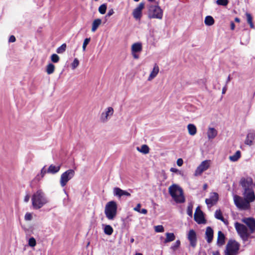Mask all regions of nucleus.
<instances>
[{"label": "nucleus", "instance_id": "obj_1", "mask_svg": "<svg viewBox=\"0 0 255 255\" xmlns=\"http://www.w3.org/2000/svg\"><path fill=\"white\" fill-rule=\"evenodd\" d=\"M247 227L241 223L236 222L235 228L242 239L246 242L248 240L250 235L255 232V220L253 218H245L242 219Z\"/></svg>", "mask_w": 255, "mask_h": 255}, {"label": "nucleus", "instance_id": "obj_2", "mask_svg": "<svg viewBox=\"0 0 255 255\" xmlns=\"http://www.w3.org/2000/svg\"><path fill=\"white\" fill-rule=\"evenodd\" d=\"M32 204L34 209H39L48 203L45 193L41 190H38L32 195Z\"/></svg>", "mask_w": 255, "mask_h": 255}, {"label": "nucleus", "instance_id": "obj_3", "mask_svg": "<svg viewBox=\"0 0 255 255\" xmlns=\"http://www.w3.org/2000/svg\"><path fill=\"white\" fill-rule=\"evenodd\" d=\"M169 192L177 203H183L185 198L182 189L178 185L173 184L169 187Z\"/></svg>", "mask_w": 255, "mask_h": 255}, {"label": "nucleus", "instance_id": "obj_4", "mask_svg": "<svg viewBox=\"0 0 255 255\" xmlns=\"http://www.w3.org/2000/svg\"><path fill=\"white\" fill-rule=\"evenodd\" d=\"M163 11L161 8L157 4H150L148 5V18L161 19L163 17Z\"/></svg>", "mask_w": 255, "mask_h": 255}, {"label": "nucleus", "instance_id": "obj_5", "mask_svg": "<svg viewBox=\"0 0 255 255\" xmlns=\"http://www.w3.org/2000/svg\"><path fill=\"white\" fill-rule=\"evenodd\" d=\"M117 204L114 201L107 203L105 208V214L106 217L110 220H113L117 213Z\"/></svg>", "mask_w": 255, "mask_h": 255}, {"label": "nucleus", "instance_id": "obj_6", "mask_svg": "<svg viewBox=\"0 0 255 255\" xmlns=\"http://www.w3.org/2000/svg\"><path fill=\"white\" fill-rule=\"evenodd\" d=\"M240 244L235 240H229L227 243L224 255H238L240 249Z\"/></svg>", "mask_w": 255, "mask_h": 255}, {"label": "nucleus", "instance_id": "obj_7", "mask_svg": "<svg viewBox=\"0 0 255 255\" xmlns=\"http://www.w3.org/2000/svg\"><path fill=\"white\" fill-rule=\"evenodd\" d=\"M234 202L236 206L240 210H248L250 208V204L244 197L237 195L233 196Z\"/></svg>", "mask_w": 255, "mask_h": 255}, {"label": "nucleus", "instance_id": "obj_8", "mask_svg": "<svg viewBox=\"0 0 255 255\" xmlns=\"http://www.w3.org/2000/svg\"><path fill=\"white\" fill-rule=\"evenodd\" d=\"M75 171L73 169H68L63 172L60 176V184L62 187H64L68 182L75 175Z\"/></svg>", "mask_w": 255, "mask_h": 255}, {"label": "nucleus", "instance_id": "obj_9", "mask_svg": "<svg viewBox=\"0 0 255 255\" xmlns=\"http://www.w3.org/2000/svg\"><path fill=\"white\" fill-rule=\"evenodd\" d=\"M210 165V160H206L202 161L196 168L194 173V175L195 176L201 175L204 171L209 168Z\"/></svg>", "mask_w": 255, "mask_h": 255}, {"label": "nucleus", "instance_id": "obj_10", "mask_svg": "<svg viewBox=\"0 0 255 255\" xmlns=\"http://www.w3.org/2000/svg\"><path fill=\"white\" fill-rule=\"evenodd\" d=\"M114 114V109L112 107H109L105 109L100 116V120L103 123L107 122Z\"/></svg>", "mask_w": 255, "mask_h": 255}, {"label": "nucleus", "instance_id": "obj_11", "mask_svg": "<svg viewBox=\"0 0 255 255\" xmlns=\"http://www.w3.org/2000/svg\"><path fill=\"white\" fill-rule=\"evenodd\" d=\"M187 238L190 242V246L193 248H195L197 245V235L193 230H190L188 234Z\"/></svg>", "mask_w": 255, "mask_h": 255}, {"label": "nucleus", "instance_id": "obj_12", "mask_svg": "<svg viewBox=\"0 0 255 255\" xmlns=\"http://www.w3.org/2000/svg\"><path fill=\"white\" fill-rule=\"evenodd\" d=\"M240 183L244 191L252 189L253 180L250 177L243 178L241 180Z\"/></svg>", "mask_w": 255, "mask_h": 255}, {"label": "nucleus", "instance_id": "obj_13", "mask_svg": "<svg viewBox=\"0 0 255 255\" xmlns=\"http://www.w3.org/2000/svg\"><path fill=\"white\" fill-rule=\"evenodd\" d=\"M113 194L115 196L121 198L122 196L130 197V193L127 191L121 189L119 187H115L113 189Z\"/></svg>", "mask_w": 255, "mask_h": 255}, {"label": "nucleus", "instance_id": "obj_14", "mask_svg": "<svg viewBox=\"0 0 255 255\" xmlns=\"http://www.w3.org/2000/svg\"><path fill=\"white\" fill-rule=\"evenodd\" d=\"M144 3L140 2L138 6L134 9L132 12V15L136 19H139L141 17L142 10L144 8Z\"/></svg>", "mask_w": 255, "mask_h": 255}, {"label": "nucleus", "instance_id": "obj_15", "mask_svg": "<svg viewBox=\"0 0 255 255\" xmlns=\"http://www.w3.org/2000/svg\"><path fill=\"white\" fill-rule=\"evenodd\" d=\"M244 197L250 203V204L255 200L254 192L252 189L245 190L243 193Z\"/></svg>", "mask_w": 255, "mask_h": 255}, {"label": "nucleus", "instance_id": "obj_16", "mask_svg": "<svg viewBox=\"0 0 255 255\" xmlns=\"http://www.w3.org/2000/svg\"><path fill=\"white\" fill-rule=\"evenodd\" d=\"M218 200V194L217 193L213 192L210 194V198L206 199V203L209 207H211L216 203Z\"/></svg>", "mask_w": 255, "mask_h": 255}, {"label": "nucleus", "instance_id": "obj_17", "mask_svg": "<svg viewBox=\"0 0 255 255\" xmlns=\"http://www.w3.org/2000/svg\"><path fill=\"white\" fill-rule=\"evenodd\" d=\"M194 219L198 224L204 223L205 220L203 212L197 207L194 214Z\"/></svg>", "mask_w": 255, "mask_h": 255}, {"label": "nucleus", "instance_id": "obj_18", "mask_svg": "<svg viewBox=\"0 0 255 255\" xmlns=\"http://www.w3.org/2000/svg\"><path fill=\"white\" fill-rule=\"evenodd\" d=\"M213 235V230L210 227H207L205 232V239L208 243H211L212 242Z\"/></svg>", "mask_w": 255, "mask_h": 255}, {"label": "nucleus", "instance_id": "obj_19", "mask_svg": "<svg viewBox=\"0 0 255 255\" xmlns=\"http://www.w3.org/2000/svg\"><path fill=\"white\" fill-rule=\"evenodd\" d=\"M225 243V236L224 234L221 231H218L217 245L219 247H221L224 245Z\"/></svg>", "mask_w": 255, "mask_h": 255}, {"label": "nucleus", "instance_id": "obj_20", "mask_svg": "<svg viewBox=\"0 0 255 255\" xmlns=\"http://www.w3.org/2000/svg\"><path fill=\"white\" fill-rule=\"evenodd\" d=\"M218 134L217 130L214 128H209L207 132V137L209 139H214Z\"/></svg>", "mask_w": 255, "mask_h": 255}, {"label": "nucleus", "instance_id": "obj_21", "mask_svg": "<svg viewBox=\"0 0 255 255\" xmlns=\"http://www.w3.org/2000/svg\"><path fill=\"white\" fill-rule=\"evenodd\" d=\"M159 71V68L158 65L155 64L153 67V68L148 78V81H150L153 79L158 74Z\"/></svg>", "mask_w": 255, "mask_h": 255}, {"label": "nucleus", "instance_id": "obj_22", "mask_svg": "<svg viewBox=\"0 0 255 255\" xmlns=\"http://www.w3.org/2000/svg\"><path fill=\"white\" fill-rule=\"evenodd\" d=\"M142 49V44L140 42L133 43L131 47V53H139Z\"/></svg>", "mask_w": 255, "mask_h": 255}, {"label": "nucleus", "instance_id": "obj_23", "mask_svg": "<svg viewBox=\"0 0 255 255\" xmlns=\"http://www.w3.org/2000/svg\"><path fill=\"white\" fill-rule=\"evenodd\" d=\"M61 168L60 165H54L53 164L50 165L48 169L47 173L51 174H55L59 172Z\"/></svg>", "mask_w": 255, "mask_h": 255}, {"label": "nucleus", "instance_id": "obj_24", "mask_svg": "<svg viewBox=\"0 0 255 255\" xmlns=\"http://www.w3.org/2000/svg\"><path fill=\"white\" fill-rule=\"evenodd\" d=\"M187 129L188 133L190 135L193 136L197 133V128L193 124H188L187 125Z\"/></svg>", "mask_w": 255, "mask_h": 255}, {"label": "nucleus", "instance_id": "obj_25", "mask_svg": "<svg viewBox=\"0 0 255 255\" xmlns=\"http://www.w3.org/2000/svg\"><path fill=\"white\" fill-rule=\"evenodd\" d=\"M101 23L102 20L101 19L97 18L95 19L92 23L91 31L93 32L96 31V30L98 29V28L101 24Z\"/></svg>", "mask_w": 255, "mask_h": 255}, {"label": "nucleus", "instance_id": "obj_26", "mask_svg": "<svg viewBox=\"0 0 255 255\" xmlns=\"http://www.w3.org/2000/svg\"><path fill=\"white\" fill-rule=\"evenodd\" d=\"M255 136V134L253 133H248L245 140V144L251 145L253 143V140H254Z\"/></svg>", "mask_w": 255, "mask_h": 255}, {"label": "nucleus", "instance_id": "obj_27", "mask_svg": "<svg viewBox=\"0 0 255 255\" xmlns=\"http://www.w3.org/2000/svg\"><path fill=\"white\" fill-rule=\"evenodd\" d=\"M166 239H165L164 243H167L172 241H173L175 239V236L172 233H166L165 234Z\"/></svg>", "mask_w": 255, "mask_h": 255}, {"label": "nucleus", "instance_id": "obj_28", "mask_svg": "<svg viewBox=\"0 0 255 255\" xmlns=\"http://www.w3.org/2000/svg\"><path fill=\"white\" fill-rule=\"evenodd\" d=\"M136 150L143 154H147L149 151V148L148 146L146 144L142 145L140 147H136Z\"/></svg>", "mask_w": 255, "mask_h": 255}, {"label": "nucleus", "instance_id": "obj_29", "mask_svg": "<svg viewBox=\"0 0 255 255\" xmlns=\"http://www.w3.org/2000/svg\"><path fill=\"white\" fill-rule=\"evenodd\" d=\"M103 226H104V232L105 234L110 236L113 234L114 230L110 225H103Z\"/></svg>", "mask_w": 255, "mask_h": 255}, {"label": "nucleus", "instance_id": "obj_30", "mask_svg": "<svg viewBox=\"0 0 255 255\" xmlns=\"http://www.w3.org/2000/svg\"><path fill=\"white\" fill-rule=\"evenodd\" d=\"M55 67L52 63H49L46 67V72L48 75L54 73Z\"/></svg>", "mask_w": 255, "mask_h": 255}, {"label": "nucleus", "instance_id": "obj_31", "mask_svg": "<svg viewBox=\"0 0 255 255\" xmlns=\"http://www.w3.org/2000/svg\"><path fill=\"white\" fill-rule=\"evenodd\" d=\"M241 157V152L239 150H238L236 152V153L232 155L229 156V159L233 162L237 161Z\"/></svg>", "mask_w": 255, "mask_h": 255}, {"label": "nucleus", "instance_id": "obj_32", "mask_svg": "<svg viewBox=\"0 0 255 255\" xmlns=\"http://www.w3.org/2000/svg\"><path fill=\"white\" fill-rule=\"evenodd\" d=\"M205 24L208 26H211L214 23V19L211 16H207L205 18Z\"/></svg>", "mask_w": 255, "mask_h": 255}, {"label": "nucleus", "instance_id": "obj_33", "mask_svg": "<svg viewBox=\"0 0 255 255\" xmlns=\"http://www.w3.org/2000/svg\"><path fill=\"white\" fill-rule=\"evenodd\" d=\"M246 15L248 23L250 24L251 28H254V26L252 21L253 18L251 14L249 13H246Z\"/></svg>", "mask_w": 255, "mask_h": 255}, {"label": "nucleus", "instance_id": "obj_34", "mask_svg": "<svg viewBox=\"0 0 255 255\" xmlns=\"http://www.w3.org/2000/svg\"><path fill=\"white\" fill-rule=\"evenodd\" d=\"M215 217L216 219L224 221V219L223 217L222 216V213L220 210H217L216 211L215 213Z\"/></svg>", "mask_w": 255, "mask_h": 255}, {"label": "nucleus", "instance_id": "obj_35", "mask_svg": "<svg viewBox=\"0 0 255 255\" xmlns=\"http://www.w3.org/2000/svg\"><path fill=\"white\" fill-rule=\"evenodd\" d=\"M66 44L64 43L56 49V52L59 54L63 53L66 50Z\"/></svg>", "mask_w": 255, "mask_h": 255}, {"label": "nucleus", "instance_id": "obj_36", "mask_svg": "<svg viewBox=\"0 0 255 255\" xmlns=\"http://www.w3.org/2000/svg\"><path fill=\"white\" fill-rule=\"evenodd\" d=\"M51 60L53 63H57L60 60V58L56 54H53L50 57Z\"/></svg>", "mask_w": 255, "mask_h": 255}, {"label": "nucleus", "instance_id": "obj_37", "mask_svg": "<svg viewBox=\"0 0 255 255\" xmlns=\"http://www.w3.org/2000/svg\"><path fill=\"white\" fill-rule=\"evenodd\" d=\"M107 9V6L105 4L101 5L99 7V11L101 14H105Z\"/></svg>", "mask_w": 255, "mask_h": 255}, {"label": "nucleus", "instance_id": "obj_38", "mask_svg": "<svg viewBox=\"0 0 255 255\" xmlns=\"http://www.w3.org/2000/svg\"><path fill=\"white\" fill-rule=\"evenodd\" d=\"M180 246V241L179 240H177L176 241V242L174 243V244L171 247V249L173 251H175Z\"/></svg>", "mask_w": 255, "mask_h": 255}, {"label": "nucleus", "instance_id": "obj_39", "mask_svg": "<svg viewBox=\"0 0 255 255\" xmlns=\"http://www.w3.org/2000/svg\"><path fill=\"white\" fill-rule=\"evenodd\" d=\"M154 230L157 233H162L164 232V228L162 225H158L154 227Z\"/></svg>", "mask_w": 255, "mask_h": 255}, {"label": "nucleus", "instance_id": "obj_40", "mask_svg": "<svg viewBox=\"0 0 255 255\" xmlns=\"http://www.w3.org/2000/svg\"><path fill=\"white\" fill-rule=\"evenodd\" d=\"M192 209H193L192 204H189L187 207V213L190 217H192Z\"/></svg>", "mask_w": 255, "mask_h": 255}, {"label": "nucleus", "instance_id": "obj_41", "mask_svg": "<svg viewBox=\"0 0 255 255\" xmlns=\"http://www.w3.org/2000/svg\"><path fill=\"white\" fill-rule=\"evenodd\" d=\"M90 40H91L90 38H87L85 39L83 44V46H82L83 50L84 51H85L86 50V46L90 42Z\"/></svg>", "mask_w": 255, "mask_h": 255}, {"label": "nucleus", "instance_id": "obj_42", "mask_svg": "<svg viewBox=\"0 0 255 255\" xmlns=\"http://www.w3.org/2000/svg\"><path fill=\"white\" fill-rule=\"evenodd\" d=\"M216 3L218 5L226 6L228 3V0H217Z\"/></svg>", "mask_w": 255, "mask_h": 255}, {"label": "nucleus", "instance_id": "obj_43", "mask_svg": "<svg viewBox=\"0 0 255 255\" xmlns=\"http://www.w3.org/2000/svg\"><path fill=\"white\" fill-rule=\"evenodd\" d=\"M28 245L29 246L33 247L36 245V241L33 237L30 238L28 241Z\"/></svg>", "mask_w": 255, "mask_h": 255}, {"label": "nucleus", "instance_id": "obj_44", "mask_svg": "<svg viewBox=\"0 0 255 255\" xmlns=\"http://www.w3.org/2000/svg\"><path fill=\"white\" fill-rule=\"evenodd\" d=\"M79 64V60H78V59L75 58L71 64L72 69H75L76 67H78Z\"/></svg>", "mask_w": 255, "mask_h": 255}, {"label": "nucleus", "instance_id": "obj_45", "mask_svg": "<svg viewBox=\"0 0 255 255\" xmlns=\"http://www.w3.org/2000/svg\"><path fill=\"white\" fill-rule=\"evenodd\" d=\"M24 219L26 221H30L32 219V215L29 213H27L24 216Z\"/></svg>", "mask_w": 255, "mask_h": 255}, {"label": "nucleus", "instance_id": "obj_46", "mask_svg": "<svg viewBox=\"0 0 255 255\" xmlns=\"http://www.w3.org/2000/svg\"><path fill=\"white\" fill-rule=\"evenodd\" d=\"M47 172V170H46L45 168V166L43 167L41 170V172H40V175H41V177H43V176H44V175L46 174V173Z\"/></svg>", "mask_w": 255, "mask_h": 255}, {"label": "nucleus", "instance_id": "obj_47", "mask_svg": "<svg viewBox=\"0 0 255 255\" xmlns=\"http://www.w3.org/2000/svg\"><path fill=\"white\" fill-rule=\"evenodd\" d=\"M183 164V161L182 158H178L177 160V164L179 166H181Z\"/></svg>", "mask_w": 255, "mask_h": 255}, {"label": "nucleus", "instance_id": "obj_48", "mask_svg": "<svg viewBox=\"0 0 255 255\" xmlns=\"http://www.w3.org/2000/svg\"><path fill=\"white\" fill-rule=\"evenodd\" d=\"M140 207H141V205L140 204H137L136 206L134 208L133 210L136 212H140Z\"/></svg>", "mask_w": 255, "mask_h": 255}, {"label": "nucleus", "instance_id": "obj_49", "mask_svg": "<svg viewBox=\"0 0 255 255\" xmlns=\"http://www.w3.org/2000/svg\"><path fill=\"white\" fill-rule=\"evenodd\" d=\"M15 40H16V39H15V36L13 35H11L9 38L8 42H14L15 41Z\"/></svg>", "mask_w": 255, "mask_h": 255}, {"label": "nucleus", "instance_id": "obj_50", "mask_svg": "<svg viewBox=\"0 0 255 255\" xmlns=\"http://www.w3.org/2000/svg\"><path fill=\"white\" fill-rule=\"evenodd\" d=\"M114 13V10L113 9H111L109 10L108 12L107 13V16L109 17V16H111L112 15H113Z\"/></svg>", "mask_w": 255, "mask_h": 255}, {"label": "nucleus", "instance_id": "obj_51", "mask_svg": "<svg viewBox=\"0 0 255 255\" xmlns=\"http://www.w3.org/2000/svg\"><path fill=\"white\" fill-rule=\"evenodd\" d=\"M29 198H30V197L28 195H27L25 196L24 197V201L25 202H27L29 200Z\"/></svg>", "mask_w": 255, "mask_h": 255}, {"label": "nucleus", "instance_id": "obj_52", "mask_svg": "<svg viewBox=\"0 0 255 255\" xmlns=\"http://www.w3.org/2000/svg\"><path fill=\"white\" fill-rule=\"evenodd\" d=\"M170 171L172 172L176 173L178 171V170L175 168H171Z\"/></svg>", "mask_w": 255, "mask_h": 255}, {"label": "nucleus", "instance_id": "obj_53", "mask_svg": "<svg viewBox=\"0 0 255 255\" xmlns=\"http://www.w3.org/2000/svg\"><path fill=\"white\" fill-rule=\"evenodd\" d=\"M147 211L145 209H142L140 210V212L139 213H142L143 214H146Z\"/></svg>", "mask_w": 255, "mask_h": 255}, {"label": "nucleus", "instance_id": "obj_54", "mask_svg": "<svg viewBox=\"0 0 255 255\" xmlns=\"http://www.w3.org/2000/svg\"><path fill=\"white\" fill-rule=\"evenodd\" d=\"M132 55L134 58L135 59H138V55L136 54V53H131Z\"/></svg>", "mask_w": 255, "mask_h": 255}, {"label": "nucleus", "instance_id": "obj_55", "mask_svg": "<svg viewBox=\"0 0 255 255\" xmlns=\"http://www.w3.org/2000/svg\"><path fill=\"white\" fill-rule=\"evenodd\" d=\"M235 24L233 22H231V29L232 30H234L235 29Z\"/></svg>", "mask_w": 255, "mask_h": 255}, {"label": "nucleus", "instance_id": "obj_56", "mask_svg": "<svg viewBox=\"0 0 255 255\" xmlns=\"http://www.w3.org/2000/svg\"><path fill=\"white\" fill-rule=\"evenodd\" d=\"M212 255H220V254L219 251H217L213 252H212Z\"/></svg>", "mask_w": 255, "mask_h": 255}, {"label": "nucleus", "instance_id": "obj_57", "mask_svg": "<svg viewBox=\"0 0 255 255\" xmlns=\"http://www.w3.org/2000/svg\"><path fill=\"white\" fill-rule=\"evenodd\" d=\"M227 91V88L226 87H224L222 89V94H224Z\"/></svg>", "mask_w": 255, "mask_h": 255}, {"label": "nucleus", "instance_id": "obj_58", "mask_svg": "<svg viewBox=\"0 0 255 255\" xmlns=\"http://www.w3.org/2000/svg\"><path fill=\"white\" fill-rule=\"evenodd\" d=\"M231 80V77L229 75L227 78V83H228L229 82H230Z\"/></svg>", "mask_w": 255, "mask_h": 255}, {"label": "nucleus", "instance_id": "obj_59", "mask_svg": "<svg viewBox=\"0 0 255 255\" xmlns=\"http://www.w3.org/2000/svg\"><path fill=\"white\" fill-rule=\"evenodd\" d=\"M235 21H236L237 22H239L240 21V19L237 17L235 18Z\"/></svg>", "mask_w": 255, "mask_h": 255}, {"label": "nucleus", "instance_id": "obj_60", "mask_svg": "<svg viewBox=\"0 0 255 255\" xmlns=\"http://www.w3.org/2000/svg\"><path fill=\"white\" fill-rule=\"evenodd\" d=\"M207 186H207V185L206 184H204V185H203V189H204V190H206V189H207Z\"/></svg>", "mask_w": 255, "mask_h": 255}, {"label": "nucleus", "instance_id": "obj_61", "mask_svg": "<svg viewBox=\"0 0 255 255\" xmlns=\"http://www.w3.org/2000/svg\"><path fill=\"white\" fill-rule=\"evenodd\" d=\"M135 255H142V254L141 253H136L135 254Z\"/></svg>", "mask_w": 255, "mask_h": 255}, {"label": "nucleus", "instance_id": "obj_62", "mask_svg": "<svg viewBox=\"0 0 255 255\" xmlns=\"http://www.w3.org/2000/svg\"><path fill=\"white\" fill-rule=\"evenodd\" d=\"M150 2H153L155 0H148Z\"/></svg>", "mask_w": 255, "mask_h": 255}, {"label": "nucleus", "instance_id": "obj_63", "mask_svg": "<svg viewBox=\"0 0 255 255\" xmlns=\"http://www.w3.org/2000/svg\"><path fill=\"white\" fill-rule=\"evenodd\" d=\"M139 0H134V1H136V2H137Z\"/></svg>", "mask_w": 255, "mask_h": 255}, {"label": "nucleus", "instance_id": "obj_64", "mask_svg": "<svg viewBox=\"0 0 255 255\" xmlns=\"http://www.w3.org/2000/svg\"><path fill=\"white\" fill-rule=\"evenodd\" d=\"M133 241H134V240H133V239L131 240V242H133Z\"/></svg>", "mask_w": 255, "mask_h": 255}]
</instances>
